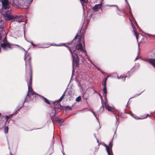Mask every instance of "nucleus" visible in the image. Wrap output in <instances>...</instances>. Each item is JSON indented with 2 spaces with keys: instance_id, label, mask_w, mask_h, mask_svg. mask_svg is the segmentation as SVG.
Segmentation results:
<instances>
[{
  "instance_id": "3",
  "label": "nucleus",
  "mask_w": 155,
  "mask_h": 155,
  "mask_svg": "<svg viewBox=\"0 0 155 155\" xmlns=\"http://www.w3.org/2000/svg\"><path fill=\"white\" fill-rule=\"evenodd\" d=\"M31 59V57L30 55L29 54H28L27 55H26L24 58V59L25 62L26 69H27V66H28L29 67L30 70L31 71V66L30 65Z\"/></svg>"
},
{
  "instance_id": "26",
  "label": "nucleus",
  "mask_w": 155,
  "mask_h": 155,
  "mask_svg": "<svg viewBox=\"0 0 155 155\" xmlns=\"http://www.w3.org/2000/svg\"><path fill=\"white\" fill-rule=\"evenodd\" d=\"M6 117L7 119H8V118H9V117H8V116H7Z\"/></svg>"
},
{
  "instance_id": "9",
  "label": "nucleus",
  "mask_w": 155,
  "mask_h": 155,
  "mask_svg": "<svg viewBox=\"0 0 155 155\" xmlns=\"http://www.w3.org/2000/svg\"><path fill=\"white\" fill-rule=\"evenodd\" d=\"M27 2V5H26L24 7V8H26L28 7L29 5L31 3L33 0H26Z\"/></svg>"
},
{
  "instance_id": "19",
  "label": "nucleus",
  "mask_w": 155,
  "mask_h": 155,
  "mask_svg": "<svg viewBox=\"0 0 155 155\" xmlns=\"http://www.w3.org/2000/svg\"><path fill=\"white\" fill-rule=\"evenodd\" d=\"M135 33L136 36V38L137 39L138 38V35L136 32H135Z\"/></svg>"
},
{
  "instance_id": "2",
  "label": "nucleus",
  "mask_w": 155,
  "mask_h": 155,
  "mask_svg": "<svg viewBox=\"0 0 155 155\" xmlns=\"http://www.w3.org/2000/svg\"><path fill=\"white\" fill-rule=\"evenodd\" d=\"M4 19L6 20H11V22L17 21L18 22H21V16L18 17L17 16H13L11 15L9 11H6L5 14L3 15Z\"/></svg>"
},
{
  "instance_id": "22",
  "label": "nucleus",
  "mask_w": 155,
  "mask_h": 155,
  "mask_svg": "<svg viewBox=\"0 0 155 155\" xmlns=\"http://www.w3.org/2000/svg\"><path fill=\"white\" fill-rule=\"evenodd\" d=\"M58 121L60 123V122H63L64 121V120H58Z\"/></svg>"
},
{
  "instance_id": "11",
  "label": "nucleus",
  "mask_w": 155,
  "mask_h": 155,
  "mask_svg": "<svg viewBox=\"0 0 155 155\" xmlns=\"http://www.w3.org/2000/svg\"><path fill=\"white\" fill-rule=\"evenodd\" d=\"M65 92H64V93L63 94L62 96L60 98V99L58 101V102H60V101H61L64 98V97L65 96Z\"/></svg>"
},
{
  "instance_id": "16",
  "label": "nucleus",
  "mask_w": 155,
  "mask_h": 155,
  "mask_svg": "<svg viewBox=\"0 0 155 155\" xmlns=\"http://www.w3.org/2000/svg\"><path fill=\"white\" fill-rule=\"evenodd\" d=\"M81 100V97L80 96L78 97L76 99V101L77 102L80 101Z\"/></svg>"
},
{
  "instance_id": "10",
  "label": "nucleus",
  "mask_w": 155,
  "mask_h": 155,
  "mask_svg": "<svg viewBox=\"0 0 155 155\" xmlns=\"http://www.w3.org/2000/svg\"><path fill=\"white\" fill-rule=\"evenodd\" d=\"M40 97V98L43 100L44 101L45 103H47L48 104V100L45 98V97H44L43 96L40 95H38Z\"/></svg>"
},
{
  "instance_id": "6",
  "label": "nucleus",
  "mask_w": 155,
  "mask_h": 155,
  "mask_svg": "<svg viewBox=\"0 0 155 155\" xmlns=\"http://www.w3.org/2000/svg\"><path fill=\"white\" fill-rule=\"evenodd\" d=\"M147 61L155 67V59L152 58L148 59L147 60Z\"/></svg>"
},
{
  "instance_id": "5",
  "label": "nucleus",
  "mask_w": 155,
  "mask_h": 155,
  "mask_svg": "<svg viewBox=\"0 0 155 155\" xmlns=\"http://www.w3.org/2000/svg\"><path fill=\"white\" fill-rule=\"evenodd\" d=\"M2 3L3 9H4L5 10L8 9L10 5L8 0H2Z\"/></svg>"
},
{
  "instance_id": "14",
  "label": "nucleus",
  "mask_w": 155,
  "mask_h": 155,
  "mask_svg": "<svg viewBox=\"0 0 155 155\" xmlns=\"http://www.w3.org/2000/svg\"><path fill=\"white\" fill-rule=\"evenodd\" d=\"M65 109H66L67 110H71L72 109L71 107L69 106L65 107Z\"/></svg>"
},
{
  "instance_id": "15",
  "label": "nucleus",
  "mask_w": 155,
  "mask_h": 155,
  "mask_svg": "<svg viewBox=\"0 0 155 155\" xmlns=\"http://www.w3.org/2000/svg\"><path fill=\"white\" fill-rule=\"evenodd\" d=\"M54 112L55 114H54L53 116L51 115H52L51 119H52V120H54V119L55 118V116H56L55 111V110H54Z\"/></svg>"
},
{
  "instance_id": "13",
  "label": "nucleus",
  "mask_w": 155,
  "mask_h": 155,
  "mask_svg": "<svg viewBox=\"0 0 155 155\" xmlns=\"http://www.w3.org/2000/svg\"><path fill=\"white\" fill-rule=\"evenodd\" d=\"M8 127H6L4 128V132L5 133H7L8 132Z\"/></svg>"
},
{
  "instance_id": "28",
  "label": "nucleus",
  "mask_w": 155,
  "mask_h": 155,
  "mask_svg": "<svg viewBox=\"0 0 155 155\" xmlns=\"http://www.w3.org/2000/svg\"><path fill=\"white\" fill-rule=\"evenodd\" d=\"M54 107H55V108H56V107L54 106Z\"/></svg>"
},
{
  "instance_id": "1",
  "label": "nucleus",
  "mask_w": 155,
  "mask_h": 155,
  "mask_svg": "<svg viewBox=\"0 0 155 155\" xmlns=\"http://www.w3.org/2000/svg\"><path fill=\"white\" fill-rule=\"evenodd\" d=\"M81 33L78 34L77 36L74 38V40H77L79 42L78 44L76 45L75 48H73L71 49L68 47L69 51L71 52L73 58V62H74L76 65L78 66L79 64V59L77 55V54L79 51L82 52H85V50L82 47L81 42H84V36L82 35L81 37Z\"/></svg>"
},
{
  "instance_id": "18",
  "label": "nucleus",
  "mask_w": 155,
  "mask_h": 155,
  "mask_svg": "<svg viewBox=\"0 0 155 155\" xmlns=\"http://www.w3.org/2000/svg\"><path fill=\"white\" fill-rule=\"evenodd\" d=\"M83 3H86L87 2H88V0H80Z\"/></svg>"
},
{
  "instance_id": "25",
  "label": "nucleus",
  "mask_w": 155,
  "mask_h": 155,
  "mask_svg": "<svg viewBox=\"0 0 155 155\" xmlns=\"http://www.w3.org/2000/svg\"><path fill=\"white\" fill-rule=\"evenodd\" d=\"M24 28V34H25V28Z\"/></svg>"
},
{
  "instance_id": "27",
  "label": "nucleus",
  "mask_w": 155,
  "mask_h": 155,
  "mask_svg": "<svg viewBox=\"0 0 155 155\" xmlns=\"http://www.w3.org/2000/svg\"><path fill=\"white\" fill-rule=\"evenodd\" d=\"M1 21H2V20H1V18H0V22Z\"/></svg>"
},
{
  "instance_id": "4",
  "label": "nucleus",
  "mask_w": 155,
  "mask_h": 155,
  "mask_svg": "<svg viewBox=\"0 0 155 155\" xmlns=\"http://www.w3.org/2000/svg\"><path fill=\"white\" fill-rule=\"evenodd\" d=\"M32 86V75L31 74L30 76V78L29 80V83L28 84V93L27 94V95H28V93L31 92V94L33 95L36 94V93L33 92L32 89L31 88Z\"/></svg>"
},
{
  "instance_id": "8",
  "label": "nucleus",
  "mask_w": 155,
  "mask_h": 155,
  "mask_svg": "<svg viewBox=\"0 0 155 155\" xmlns=\"http://www.w3.org/2000/svg\"><path fill=\"white\" fill-rule=\"evenodd\" d=\"M101 8V5L99 4L95 5L94 8V10L95 11H97V9H99Z\"/></svg>"
},
{
  "instance_id": "20",
  "label": "nucleus",
  "mask_w": 155,
  "mask_h": 155,
  "mask_svg": "<svg viewBox=\"0 0 155 155\" xmlns=\"http://www.w3.org/2000/svg\"><path fill=\"white\" fill-rule=\"evenodd\" d=\"M30 42L31 43L33 47L36 46V45L34 44L32 41H31Z\"/></svg>"
},
{
  "instance_id": "21",
  "label": "nucleus",
  "mask_w": 155,
  "mask_h": 155,
  "mask_svg": "<svg viewBox=\"0 0 155 155\" xmlns=\"http://www.w3.org/2000/svg\"><path fill=\"white\" fill-rule=\"evenodd\" d=\"M103 85H104V87H106V82H104V83L103 84Z\"/></svg>"
},
{
  "instance_id": "29",
  "label": "nucleus",
  "mask_w": 155,
  "mask_h": 155,
  "mask_svg": "<svg viewBox=\"0 0 155 155\" xmlns=\"http://www.w3.org/2000/svg\"><path fill=\"white\" fill-rule=\"evenodd\" d=\"M1 115V114L0 113V116Z\"/></svg>"
},
{
  "instance_id": "24",
  "label": "nucleus",
  "mask_w": 155,
  "mask_h": 155,
  "mask_svg": "<svg viewBox=\"0 0 155 155\" xmlns=\"http://www.w3.org/2000/svg\"><path fill=\"white\" fill-rule=\"evenodd\" d=\"M2 38V35H1V34H0V40H1V38Z\"/></svg>"
},
{
  "instance_id": "23",
  "label": "nucleus",
  "mask_w": 155,
  "mask_h": 155,
  "mask_svg": "<svg viewBox=\"0 0 155 155\" xmlns=\"http://www.w3.org/2000/svg\"><path fill=\"white\" fill-rule=\"evenodd\" d=\"M107 78H106L105 79V81L104 82H106L107 80Z\"/></svg>"
},
{
  "instance_id": "7",
  "label": "nucleus",
  "mask_w": 155,
  "mask_h": 155,
  "mask_svg": "<svg viewBox=\"0 0 155 155\" xmlns=\"http://www.w3.org/2000/svg\"><path fill=\"white\" fill-rule=\"evenodd\" d=\"M104 106L106 107V109L109 111H112L113 110V108L109 106L106 103H105L104 104Z\"/></svg>"
},
{
  "instance_id": "12",
  "label": "nucleus",
  "mask_w": 155,
  "mask_h": 155,
  "mask_svg": "<svg viewBox=\"0 0 155 155\" xmlns=\"http://www.w3.org/2000/svg\"><path fill=\"white\" fill-rule=\"evenodd\" d=\"M106 149L108 155H110V148L107 146L106 147Z\"/></svg>"
},
{
  "instance_id": "17",
  "label": "nucleus",
  "mask_w": 155,
  "mask_h": 155,
  "mask_svg": "<svg viewBox=\"0 0 155 155\" xmlns=\"http://www.w3.org/2000/svg\"><path fill=\"white\" fill-rule=\"evenodd\" d=\"M103 91L104 93L106 94L107 93V88L106 87H104V88L103 89Z\"/></svg>"
}]
</instances>
